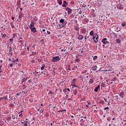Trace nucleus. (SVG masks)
Returning a JSON list of instances; mask_svg holds the SVG:
<instances>
[{
  "label": "nucleus",
  "mask_w": 126,
  "mask_h": 126,
  "mask_svg": "<svg viewBox=\"0 0 126 126\" xmlns=\"http://www.w3.org/2000/svg\"><path fill=\"white\" fill-rule=\"evenodd\" d=\"M30 29H31V31L32 33H36L37 32V28L34 26V25L31 24L30 26Z\"/></svg>",
  "instance_id": "nucleus-1"
},
{
  "label": "nucleus",
  "mask_w": 126,
  "mask_h": 126,
  "mask_svg": "<svg viewBox=\"0 0 126 126\" xmlns=\"http://www.w3.org/2000/svg\"><path fill=\"white\" fill-rule=\"evenodd\" d=\"M98 38H99V36L98 35V34L97 33L94 34L93 36V39L94 43H98V41L99 40Z\"/></svg>",
  "instance_id": "nucleus-2"
},
{
  "label": "nucleus",
  "mask_w": 126,
  "mask_h": 126,
  "mask_svg": "<svg viewBox=\"0 0 126 126\" xmlns=\"http://www.w3.org/2000/svg\"><path fill=\"white\" fill-rule=\"evenodd\" d=\"M58 61H60V57L59 56L53 57L52 62H53V63H56V62H58Z\"/></svg>",
  "instance_id": "nucleus-3"
},
{
  "label": "nucleus",
  "mask_w": 126,
  "mask_h": 126,
  "mask_svg": "<svg viewBox=\"0 0 126 126\" xmlns=\"http://www.w3.org/2000/svg\"><path fill=\"white\" fill-rule=\"evenodd\" d=\"M67 23L66 22V21H64L63 23H62L61 24H59V27L60 28H63V27H64V26H65V25H66Z\"/></svg>",
  "instance_id": "nucleus-4"
},
{
  "label": "nucleus",
  "mask_w": 126,
  "mask_h": 126,
  "mask_svg": "<svg viewBox=\"0 0 126 126\" xmlns=\"http://www.w3.org/2000/svg\"><path fill=\"white\" fill-rule=\"evenodd\" d=\"M65 10H66V11H67V13L68 14H70V13H71L72 10L68 7H67L65 8Z\"/></svg>",
  "instance_id": "nucleus-5"
},
{
  "label": "nucleus",
  "mask_w": 126,
  "mask_h": 126,
  "mask_svg": "<svg viewBox=\"0 0 126 126\" xmlns=\"http://www.w3.org/2000/svg\"><path fill=\"white\" fill-rule=\"evenodd\" d=\"M101 42L103 44H104V45H107V44H108V41H107L106 38L103 39Z\"/></svg>",
  "instance_id": "nucleus-6"
},
{
  "label": "nucleus",
  "mask_w": 126,
  "mask_h": 126,
  "mask_svg": "<svg viewBox=\"0 0 126 126\" xmlns=\"http://www.w3.org/2000/svg\"><path fill=\"white\" fill-rule=\"evenodd\" d=\"M3 100H7V97L5 96H4L3 97H1L0 98V101H3Z\"/></svg>",
  "instance_id": "nucleus-7"
},
{
  "label": "nucleus",
  "mask_w": 126,
  "mask_h": 126,
  "mask_svg": "<svg viewBox=\"0 0 126 126\" xmlns=\"http://www.w3.org/2000/svg\"><path fill=\"white\" fill-rule=\"evenodd\" d=\"M117 7L118 9H123V6H122L121 4H118Z\"/></svg>",
  "instance_id": "nucleus-8"
},
{
  "label": "nucleus",
  "mask_w": 126,
  "mask_h": 126,
  "mask_svg": "<svg viewBox=\"0 0 126 126\" xmlns=\"http://www.w3.org/2000/svg\"><path fill=\"white\" fill-rule=\"evenodd\" d=\"M99 88H100V85H98L96 88L94 89L95 92H98V90H99Z\"/></svg>",
  "instance_id": "nucleus-9"
},
{
  "label": "nucleus",
  "mask_w": 126,
  "mask_h": 126,
  "mask_svg": "<svg viewBox=\"0 0 126 126\" xmlns=\"http://www.w3.org/2000/svg\"><path fill=\"white\" fill-rule=\"evenodd\" d=\"M83 39V36L82 35H79L78 36V40H82Z\"/></svg>",
  "instance_id": "nucleus-10"
},
{
  "label": "nucleus",
  "mask_w": 126,
  "mask_h": 126,
  "mask_svg": "<svg viewBox=\"0 0 126 126\" xmlns=\"http://www.w3.org/2000/svg\"><path fill=\"white\" fill-rule=\"evenodd\" d=\"M125 95V94H124V92H120V93L119 94V95L121 96V98H124V96Z\"/></svg>",
  "instance_id": "nucleus-11"
},
{
  "label": "nucleus",
  "mask_w": 126,
  "mask_h": 126,
  "mask_svg": "<svg viewBox=\"0 0 126 126\" xmlns=\"http://www.w3.org/2000/svg\"><path fill=\"white\" fill-rule=\"evenodd\" d=\"M96 69H97V65H94L92 67V70H94V71H95Z\"/></svg>",
  "instance_id": "nucleus-12"
},
{
  "label": "nucleus",
  "mask_w": 126,
  "mask_h": 126,
  "mask_svg": "<svg viewBox=\"0 0 126 126\" xmlns=\"http://www.w3.org/2000/svg\"><path fill=\"white\" fill-rule=\"evenodd\" d=\"M27 80V78H24L22 80V83H23V82H25Z\"/></svg>",
  "instance_id": "nucleus-13"
},
{
  "label": "nucleus",
  "mask_w": 126,
  "mask_h": 126,
  "mask_svg": "<svg viewBox=\"0 0 126 126\" xmlns=\"http://www.w3.org/2000/svg\"><path fill=\"white\" fill-rule=\"evenodd\" d=\"M57 1L58 2L59 4H60V5L63 4V1L62 0H58Z\"/></svg>",
  "instance_id": "nucleus-14"
},
{
  "label": "nucleus",
  "mask_w": 126,
  "mask_h": 126,
  "mask_svg": "<svg viewBox=\"0 0 126 126\" xmlns=\"http://www.w3.org/2000/svg\"><path fill=\"white\" fill-rule=\"evenodd\" d=\"M90 35L91 36H94V32L93 31H92L90 32Z\"/></svg>",
  "instance_id": "nucleus-15"
},
{
  "label": "nucleus",
  "mask_w": 126,
  "mask_h": 126,
  "mask_svg": "<svg viewBox=\"0 0 126 126\" xmlns=\"http://www.w3.org/2000/svg\"><path fill=\"white\" fill-rule=\"evenodd\" d=\"M94 82V79L92 78L90 80V83H93Z\"/></svg>",
  "instance_id": "nucleus-16"
},
{
  "label": "nucleus",
  "mask_w": 126,
  "mask_h": 126,
  "mask_svg": "<svg viewBox=\"0 0 126 126\" xmlns=\"http://www.w3.org/2000/svg\"><path fill=\"white\" fill-rule=\"evenodd\" d=\"M1 36L2 38H4V37H6V34H3L1 33Z\"/></svg>",
  "instance_id": "nucleus-17"
},
{
  "label": "nucleus",
  "mask_w": 126,
  "mask_h": 126,
  "mask_svg": "<svg viewBox=\"0 0 126 126\" xmlns=\"http://www.w3.org/2000/svg\"><path fill=\"white\" fill-rule=\"evenodd\" d=\"M81 32H83L84 34L86 32V30H85V29H82L81 30Z\"/></svg>",
  "instance_id": "nucleus-18"
},
{
  "label": "nucleus",
  "mask_w": 126,
  "mask_h": 126,
  "mask_svg": "<svg viewBox=\"0 0 126 126\" xmlns=\"http://www.w3.org/2000/svg\"><path fill=\"white\" fill-rule=\"evenodd\" d=\"M117 80V77L112 78L111 81H116Z\"/></svg>",
  "instance_id": "nucleus-19"
},
{
  "label": "nucleus",
  "mask_w": 126,
  "mask_h": 126,
  "mask_svg": "<svg viewBox=\"0 0 126 126\" xmlns=\"http://www.w3.org/2000/svg\"><path fill=\"white\" fill-rule=\"evenodd\" d=\"M97 58H98V57H97V56H94L93 58L94 61H96V60H97Z\"/></svg>",
  "instance_id": "nucleus-20"
},
{
  "label": "nucleus",
  "mask_w": 126,
  "mask_h": 126,
  "mask_svg": "<svg viewBox=\"0 0 126 126\" xmlns=\"http://www.w3.org/2000/svg\"><path fill=\"white\" fill-rule=\"evenodd\" d=\"M116 43H118V44L121 43V40L120 39H116Z\"/></svg>",
  "instance_id": "nucleus-21"
},
{
  "label": "nucleus",
  "mask_w": 126,
  "mask_h": 126,
  "mask_svg": "<svg viewBox=\"0 0 126 126\" xmlns=\"http://www.w3.org/2000/svg\"><path fill=\"white\" fill-rule=\"evenodd\" d=\"M105 85H106V84H105V83H104V82H102L101 83V87H105Z\"/></svg>",
  "instance_id": "nucleus-22"
},
{
  "label": "nucleus",
  "mask_w": 126,
  "mask_h": 126,
  "mask_svg": "<svg viewBox=\"0 0 126 126\" xmlns=\"http://www.w3.org/2000/svg\"><path fill=\"white\" fill-rule=\"evenodd\" d=\"M126 25V22H125L122 24V26H123V27H125Z\"/></svg>",
  "instance_id": "nucleus-23"
},
{
  "label": "nucleus",
  "mask_w": 126,
  "mask_h": 126,
  "mask_svg": "<svg viewBox=\"0 0 126 126\" xmlns=\"http://www.w3.org/2000/svg\"><path fill=\"white\" fill-rule=\"evenodd\" d=\"M64 21V19H61L60 20V22H61V23H63Z\"/></svg>",
  "instance_id": "nucleus-24"
},
{
  "label": "nucleus",
  "mask_w": 126,
  "mask_h": 126,
  "mask_svg": "<svg viewBox=\"0 0 126 126\" xmlns=\"http://www.w3.org/2000/svg\"><path fill=\"white\" fill-rule=\"evenodd\" d=\"M73 87H78V88L80 89V88L77 86H76V85L74 84L72 85Z\"/></svg>",
  "instance_id": "nucleus-25"
},
{
  "label": "nucleus",
  "mask_w": 126,
  "mask_h": 126,
  "mask_svg": "<svg viewBox=\"0 0 126 126\" xmlns=\"http://www.w3.org/2000/svg\"><path fill=\"white\" fill-rule=\"evenodd\" d=\"M12 51V47L11 46H9V52Z\"/></svg>",
  "instance_id": "nucleus-26"
},
{
  "label": "nucleus",
  "mask_w": 126,
  "mask_h": 126,
  "mask_svg": "<svg viewBox=\"0 0 126 126\" xmlns=\"http://www.w3.org/2000/svg\"><path fill=\"white\" fill-rule=\"evenodd\" d=\"M77 94V91L75 90V91L74 92V94L76 95Z\"/></svg>",
  "instance_id": "nucleus-27"
},
{
  "label": "nucleus",
  "mask_w": 126,
  "mask_h": 126,
  "mask_svg": "<svg viewBox=\"0 0 126 126\" xmlns=\"http://www.w3.org/2000/svg\"><path fill=\"white\" fill-rule=\"evenodd\" d=\"M78 13L79 14H82V11L81 10H80L78 12Z\"/></svg>",
  "instance_id": "nucleus-28"
},
{
  "label": "nucleus",
  "mask_w": 126,
  "mask_h": 126,
  "mask_svg": "<svg viewBox=\"0 0 126 126\" xmlns=\"http://www.w3.org/2000/svg\"><path fill=\"white\" fill-rule=\"evenodd\" d=\"M44 68H45V66L44 65H42V67H41V70H43V69H44Z\"/></svg>",
  "instance_id": "nucleus-29"
},
{
  "label": "nucleus",
  "mask_w": 126,
  "mask_h": 126,
  "mask_svg": "<svg viewBox=\"0 0 126 126\" xmlns=\"http://www.w3.org/2000/svg\"><path fill=\"white\" fill-rule=\"evenodd\" d=\"M9 41H10L11 43H13V39L11 38L9 39Z\"/></svg>",
  "instance_id": "nucleus-30"
},
{
  "label": "nucleus",
  "mask_w": 126,
  "mask_h": 126,
  "mask_svg": "<svg viewBox=\"0 0 126 126\" xmlns=\"http://www.w3.org/2000/svg\"><path fill=\"white\" fill-rule=\"evenodd\" d=\"M75 61H76V62H77L78 63L80 61V60H79V59H76L75 60Z\"/></svg>",
  "instance_id": "nucleus-31"
},
{
  "label": "nucleus",
  "mask_w": 126,
  "mask_h": 126,
  "mask_svg": "<svg viewBox=\"0 0 126 126\" xmlns=\"http://www.w3.org/2000/svg\"><path fill=\"white\" fill-rule=\"evenodd\" d=\"M19 117H22V113H21V112L19 113Z\"/></svg>",
  "instance_id": "nucleus-32"
},
{
  "label": "nucleus",
  "mask_w": 126,
  "mask_h": 126,
  "mask_svg": "<svg viewBox=\"0 0 126 126\" xmlns=\"http://www.w3.org/2000/svg\"><path fill=\"white\" fill-rule=\"evenodd\" d=\"M62 6H63V7H66V5L65 4H63L62 5Z\"/></svg>",
  "instance_id": "nucleus-33"
},
{
  "label": "nucleus",
  "mask_w": 126,
  "mask_h": 126,
  "mask_svg": "<svg viewBox=\"0 0 126 126\" xmlns=\"http://www.w3.org/2000/svg\"><path fill=\"white\" fill-rule=\"evenodd\" d=\"M114 36L115 37V38H118V35H117V34L114 33Z\"/></svg>",
  "instance_id": "nucleus-34"
},
{
  "label": "nucleus",
  "mask_w": 126,
  "mask_h": 126,
  "mask_svg": "<svg viewBox=\"0 0 126 126\" xmlns=\"http://www.w3.org/2000/svg\"><path fill=\"white\" fill-rule=\"evenodd\" d=\"M75 30H76V31H78V30H79V28H75Z\"/></svg>",
  "instance_id": "nucleus-35"
},
{
  "label": "nucleus",
  "mask_w": 126,
  "mask_h": 126,
  "mask_svg": "<svg viewBox=\"0 0 126 126\" xmlns=\"http://www.w3.org/2000/svg\"><path fill=\"white\" fill-rule=\"evenodd\" d=\"M41 73H42V74H43H43L44 75V76H45L46 75H47V74H46L45 72H43V71L41 72Z\"/></svg>",
  "instance_id": "nucleus-36"
},
{
  "label": "nucleus",
  "mask_w": 126,
  "mask_h": 126,
  "mask_svg": "<svg viewBox=\"0 0 126 126\" xmlns=\"http://www.w3.org/2000/svg\"><path fill=\"white\" fill-rule=\"evenodd\" d=\"M109 107L104 108V110H109Z\"/></svg>",
  "instance_id": "nucleus-37"
},
{
  "label": "nucleus",
  "mask_w": 126,
  "mask_h": 126,
  "mask_svg": "<svg viewBox=\"0 0 126 126\" xmlns=\"http://www.w3.org/2000/svg\"><path fill=\"white\" fill-rule=\"evenodd\" d=\"M114 97H115V98H116V99H118L119 98L118 95H115V96H114Z\"/></svg>",
  "instance_id": "nucleus-38"
},
{
  "label": "nucleus",
  "mask_w": 126,
  "mask_h": 126,
  "mask_svg": "<svg viewBox=\"0 0 126 126\" xmlns=\"http://www.w3.org/2000/svg\"><path fill=\"white\" fill-rule=\"evenodd\" d=\"M9 66H11V67H12V66H13V64L12 63H11L9 64Z\"/></svg>",
  "instance_id": "nucleus-39"
},
{
  "label": "nucleus",
  "mask_w": 126,
  "mask_h": 126,
  "mask_svg": "<svg viewBox=\"0 0 126 126\" xmlns=\"http://www.w3.org/2000/svg\"><path fill=\"white\" fill-rule=\"evenodd\" d=\"M12 62H13V63H15L16 60H14V59H12Z\"/></svg>",
  "instance_id": "nucleus-40"
},
{
  "label": "nucleus",
  "mask_w": 126,
  "mask_h": 126,
  "mask_svg": "<svg viewBox=\"0 0 126 126\" xmlns=\"http://www.w3.org/2000/svg\"><path fill=\"white\" fill-rule=\"evenodd\" d=\"M73 124V122H70V126H72Z\"/></svg>",
  "instance_id": "nucleus-41"
},
{
  "label": "nucleus",
  "mask_w": 126,
  "mask_h": 126,
  "mask_svg": "<svg viewBox=\"0 0 126 126\" xmlns=\"http://www.w3.org/2000/svg\"><path fill=\"white\" fill-rule=\"evenodd\" d=\"M67 2H66V1H63V4H66Z\"/></svg>",
  "instance_id": "nucleus-42"
},
{
  "label": "nucleus",
  "mask_w": 126,
  "mask_h": 126,
  "mask_svg": "<svg viewBox=\"0 0 126 126\" xmlns=\"http://www.w3.org/2000/svg\"><path fill=\"white\" fill-rule=\"evenodd\" d=\"M88 37H87V35H86V36H85V40H86V39H88Z\"/></svg>",
  "instance_id": "nucleus-43"
},
{
  "label": "nucleus",
  "mask_w": 126,
  "mask_h": 126,
  "mask_svg": "<svg viewBox=\"0 0 126 126\" xmlns=\"http://www.w3.org/2000/svg\"><path fill=\"white\" fill-rule=\"evenodd\" d=\"M19 42H20L21 44H23V42L22 41V40H19Z\"/></svg>",
  "instance_id": "nucleus-44"
},
{
  "label": "nucleus",
  "mask_w": 126,
  "mask_h": 126,
  "mask_svg": "<svg viewBox=\"0 0 126 126\" xmlns=\"http://www.w3.org/2000/svg\"><path fill=\"white\" fill-rule=\"evenodd\" d=\"M112 70L108 69V70H105V71H111Z\"/></svg>",
  "instance_id": "nucleus-45"
},
{
  "label": "nucleus",
  "mask_w": 126,
  "mask_h": 126,
  "mask_svg": "<svg viewBox=\"0 0 126 126\" xmlns=\"http://www.w3.org/2000/svg\"><path fill=\"white\" fill-rule=\"evenodd\" d=\"M26 86H25V85H23V88H26Z\"/></svg>",
  "instance_id": "nucleus-46"
},
{
  "label": "nucleus",
  "mask_w": 126,
  "mask_h": 126,
  "mask_svg": "<svg viewBox=\"0 0 126 126\" xmlns=\"http://www.w3.org/2000/svg\"><path fill=\"white\" fill-rule=\"evenodd\" d=\"M23 40V38H22V37L20 38L19 41H20V40Z\"/></svg>",
  "instance_id": "nucleus-47"
},
{
  "label": "nucleus",
  "mask_w": 126,
  "mask_h": 126,
  "mask_svg": "<svg viewBox=\"0 0 126 126\" xmlns=\"http://www.w3.org/2000/svg\"><path fill=\"white\" fill-rule=\"evenodd\" d=\"M28 82H29L30 83H31V82H32V81H31V80H29L28 81Z\"/></svg>",
  "instance_id": "nucleus-48"
},
{
  "label": "nucleus",
  "mask_w": 126,
  "mask_h": 126,
  "mask_svg": "<svg viewBox=\"0 0 126 126\" xmlns=\"http://www.w3.org/2000/svg\"><path fill=\"white\" fill-rule=\"evenodd\" d=\"M67 98H68V95H66L65 96V98L67 99Z\"/></svg>",
  "instance_id": "nucleus-49"
},
{
  "label": "nucleus",
  "mask_w": 126,
  "mask_h": 126,
  "mask_svg": "<svg viewBox=\"0 0 126 126\" xmlns=\"http://www.w3.org/2000/svg\"><path fill=\"white\" fill-rule=\"evenodd\" d=\"M30 48V47H29V46H28L27 47V50L28 51H29V48Z\"/></svg>",
  "instance_id": "nucleus-50"
},
{
  "label": "nucleus",
  "mask_w": 126,
  "mask_h": 126,
  "mask_svg": "<svg viewBox=\"0 0 126 126\" xmlns=\"http://www.w3.org/2000/svg\"><path fill=\"white\" fill-rule=\"evenodd\" d=\"M62 52H65V49L63 50V49H62L61 50Z\"/></svg>",
  "instance_id": "nucleus-51"
},
{
  "label": "nucleus",
  "mask_w": 126,
  "mask_h": 126,
  "mask_svg": "<svg viewBox=\"0 0 126 126\" xmlns=\"http://www.w3.org/2000/svg\"><path fill=\"white\" fill-rule=\"evenodd\" d=\"M47 33L49 35H50V34H51V32L49 31H47Z\"/></svg>",
  "instance_id": "nucleus-52"
},
{
  "label": "nucleus",
  "mask_w": 126,
  "mask_h": 126,
  "mask_svg": "<svg viewBox=\"0 0 126 126\" xmlns=\"http://www.w3.org/2000/svg\"><path fill=\"white\" fill-rule=\"evenodd\" d=\"M73 81L74 82H75V81H76V79L75 78L73 79Z\"/></svg>",
  "instance_id": "nucleus-53"
},
{
  "label": "nucleus",
  "mask_w": 126,
  "mask_h": 126,
  "mask_svg": "<svg viewBox=\"0 0 126 126\" xmlns=\"http://www.w3.org/2000/svg\"><path fill=\"white\" fill-rule=\"evenodd\" d=\"M11 27H12V28H14V25H12L11 26Z\"/></svg>",
  "instance_id": "nucleus-54"
},
{
  "label": "nucleus",
  "mask_w": 126,
  "mask_h": 126,
  "mask_svg": "<svg viewBox=\"0 0 126 126\" xmlns=\"http://www.w3.org/2000/svg\"><path fill=\"white\" fill-rule=\"evenodd\" d=\"M67 91H68L69 92V91H70V90H69V88H67Z\"/></svg>",
  "instance_id": "nucleus-55"
},
{
  "label": "nucleus",
  "mask_w": 126,
  "mask_h": 126,
  "mask_svg": "<svg viewBox=\"0 0 126 126\" xmlns=\"http://www.w3.org/2000/svg\"><path fill=\"white\" fill-rule=\"evenodd\" d=\"M83 118L85 119V120H86L87 117H83Z\"/></svg>",
  "instance_id": "nucleus-56"
},
{
  "label": "nucleus",
  "mask_w": 126,
  "mask_h": 126,
  "mask_svg": "<svg viewBox=\"0 0 126 126\" xmlns=\"http://www.w3.org/2000/svg\"><path fill=\"white\" fill-rule=\"evenodd\" d=\"M24 126H27V123H25Z\"/></svg>",
  "instance_id": "nucleus-57"
},
{
  "label": "nucleus",
  "mask_w": 126,
  "mask_h": 126,
  "mask_svg": "<svg viewBox=\"0 0 126 126\" xmlns=\"http://www.w3.org/2000/svg\"><path fill=\"white\" fill-rule=\"evenodd\" d=\"M19 95H20V93L17 94V96H19Z\"/></svg>",
  "instance_id": "nucleus-58"
},
{
  "label": "nucleus",
  "mask_w": 126,
  "mask_h": 126,
  "mask_svg": "<svg viewBox=\"0 0 126 126\" xmlns=\"http://www.w3.org/2000/svg\"><path fill=\"white\" fill-rule=\"evenodd\" d=\"M18 61H19L18 58H17V59H16V62H18Z\"/></svg>",
  "instance_id": "nucleus-59"
},
{
  "label": "nucleus",
  "mask_w": 126,
  "mask_h": 126,
  "mask_svg": "<svg viewBox=\"0 0 126 126\" xmlns=\"http://www.w3.org/2000/svg\"><path fill=\"white\" fill-rule=\"evenodd\" d=\"M53 93V92H52V91H50V92H49V94H52Z\"/></svg>",
  "instance_id": "nucleus-60"
},
{
  "label": "nucleus",
  "mask_w": 126,
  "mask_h": 126,
  "mask_svg": "<svg viewBox=\"0 0 126 126\" xmlns=\"http://www.w3.org/2000/svg\"><path fill=\"white\" fill-rule=\"evenodd\" d=\"M42 31H43V32H45V31H46V30L45 29H43V30H42Z\"/></svg>",
  "instance_id": "nucleus-61"
},
{
  "label": "nucleus",
  "mask_w": 126,
  "mask_h": 126,
  "mask_svg": "<svg viewBox=\"0 0 126 126\" xmlns=\"http://www.w3.org/2000/svg\"><path fill=\"white\" fill-rule=\"evenodd\" d=\"M12 20H14V17H12Z\"/></svg>",
  "instance_id": "nucleus-62"
},
{
  "label": "nucleus",
  "mask_w": 126,
  "mask_h": 126,
  "mask_svg": "<svg viewBox=\"0 0 126 126\" xmlns=\"http://www.w3.org/2000/svg\"><path fill=\"white\" fill-rule=\"evenodd\" d=\"M88 107H89L88 105H86V108H88Z\"/></svg>",
  "instance_id": "nucleus-63"
},
{
  "label": "nucleus",
  "mask_w": 126,
  "mask_h": 126,
  "mask_svg": "<svg viewBox=\"0 0 126 126\" xmlns=\"http://www.w3.org/2000/svg\"><path fill=\"white\" fill-rule=\"evenodd\" d=\"M67 100H72V99H71V98H68Z\"/></svg>",
  "instance_id": "nucleus-64"
}]
</instances>
